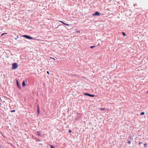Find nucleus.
Listing matches in <instances>:
<instances>
[{
  "label": "nucleus",
  "mask_w": 148,
  "mask_h": 148,
  "mask_svg": "<svg viewBox=\"0 0 148 148\" xmlns=\"http://www.w3.org/2000/svg\"><path fill=\"white\" fill-rule=\"evenodd\" d=\"M18 66V65L17 63H14L12 64V69H16Z\"/></svg>",
  "instance_id": "obj_1"
},
{
  "label": "nucleus",
  "mask_w": 148,
  "mask_h": 148,
  "mask_svg": "<svg viewBox=\"0 0 148 148\" xmlns=\"http://www.w3.org/2000/svg\"><path fill=\"white\" fill-rule=\"evenodd\" d=\"M23 36L24 37H25L26 38L28 39H33V38H32V37H31L29 36H28V35H23Z\"/></svg>",
  "instance_id": "obj_2"
},
{
  "label": "nucleus",
  "mask_w": 148,
  "mask_h": 148,
  "mask_svg": "<svg viewBox=\"0 0 148 148\" xmlns=\"http://www.w3.org/2000/svg\"><path fill=\"white\" fill-rule=\"evenodd\" d=\"M84 95H87V96H89L92 97H95V95H93L90 94L88 93H84Z\"/></svg>",
  "instance_id": "obj_3"
},
{
  "label": "nucleus",
  "mask_w": 148,
  "mask_h": 148,
  "mask_svg": "<svg viewBox=\"0 0 148 148\" xmlns=\"http://www.w3.org/2000/svg\"><path fill=\"white\" fill-rule=\"evenodd\" d=\"M100 15V14L98 12H96L95 13L93 14H92V15L93 16H99Z\"/></svg>",
  "instance_id": "obj_4"
},
{
  "label": "nucleus",
  "mask_w": 148,
  "mask_h": 148,
  "mask_svg": "<svg viewBox=\"0 0 148 148\" xmlns=\"http://www.w3.org/2000/svg\"><path fill=\"white\" fill-rule=\"evenodd\" d=\"M16 84H17V87H18V88L20 89V85L19 84L18 81L17 80L16 81Z\"/></svg>",
  "instance_id": "obj_5"
},
{
  "label": "nucleus",
  "mask_w": 148,
  "mask_h": 148,
  "mask_svg": "<svg viewBox=\"0 0 148 148\" xmlns=\"http://www.w3.org/2000/svg\"><path fill=\"white\" fill-rule=\"evenodd\" d=\"M37 111L38 114H39L40 112L39 110V105H38L37 106Z\"/></svg>",
  "instance_id": "obj_6"
},
{
  "label": "nucleus",
  "mask_w": 148,
  "mask_h": 148,
  "mask_svg": "<svg viewBox=\"0 0 148 148\" xmlns=\"http://www.w3.org/2000/svg\"><path fill=\"white\" fill-rule=\"evenodd\" d=\"M22 85L23 86H25V81H23V82H22Z\"/></svg>",
  "instance_id": "obj_7"
},
{
  "label": "nucleus",
  "mask_w": 148,
  "mask_h": 148,
  "mask_svg": "<svg viewBox=\"0 0 148 148\" xmlns=\"http://www.w3.org/2000/svg\"><path fill=\"white\" fill-rule=\"evenodd\" d=\"M147 145V144L146 143H145L144 144V147L145 148H146Z\"/></svg>",
  "instance_id": "obj_8"
},
{
  "label": "nucleus",
  "mask_w": 148,
  "mask_h": 148,
  "mask_svg": "<svg viewBox=\"0 0 148 148\" xmlns=\"http://www.w3.org/2000/svg\"><path fill=\"white\" fill-rule=\"evenodd\" d=\"M145 114V113L144 112H142L140 113V114L141 115H144Z\"/></svg>",
  "instance_id": "obj_9"
},
{
  "label": "nucleus",
  "mask_w": 148,
  "mask_h": 148,
  "mask_svg": "<svg viewBox=\"0 0 148 148\" xmlns=\"http://www.w3.org/2000/svg\"><path fill=\"white\" fill-rule=\"evenodd\" d=\"M38 134V136H40V132L38 131L37 132Z\"/></svg>",
  "instance_id": "obj_10"
},
{
  "label": "nucleus",
  "mask_w": 148,
  "mask_h": 148,
  "mask_svg": "<svg viewBox=\"0 0 148 148\" xmlns=\"http://www.w3.org/2000/svg\"><path fill=\"white\" fill-rule=\"evenodd\" d=\"M95 47V46H91L90 47V48H93L94 47Z\"/></svg>",
  "instance_id": "obj_11"
},
{
  "label": "nucleus",
  "mask_w": 148,
  "mask_h": 148,
  "mask_svg": "<svg viewBox=\"0 0 148 148\" xmlns=\"http://www.w3.org/2000/svg\"><path fill=\"white\" fill-rule=\"evenodd\" d=\"M122 34L124 36H125V34L124 32H122Z\"/></svg>",
  "instance_id": "obj_12"
},
{
  "label": "nucleus",
  "mask_w": 148,
  "mask_h": 148,
  "mask_svg": "<svg viewBox=\"0 0 148 148\" xmlns=\"http://www.w3.org/2000/svg\"><path fill=\"white\" fill-rule=\"evenodd\" d=\"M15 110H11V112H15Z\"/></svg>",
  "instance_id": "obj_13"
},
{
  "label": "nucleus",
  "mask_w": 148,
  "mask_h": 148,
  "mask_svg": "<svg viewBox=\"0 0 148 148\" xmlns=\"http://www.w3.org/2000/svg\"><path fill=\"white\" fill-rule=\"evenodd\" d=\"M51 148H55V147H53L52 145H51Z\"/></svg>",
  "instance_id": "obj_14"
},
{
  "label": "nucleus",
  "mask_w": 148,
  "mask_h": 148,
  "mask_svg": "<svg viewBox=\"0 0 148 148\" xmlns=\"http://www.w3.org/2000/svg\"><path fill=\"white\" fill-rule=\"evenodd\" d=\"M69 133H70L71 132V130H69Z\"/></svg>",
  "instance_id": "obj_15"
},
{
  "label": "nucleus",
  "mask_w": 148,
  "mask_h": 148,
  "mask_svg": "<svg viewBox=\"0 0 148 148\" xmlns=\"http://www.w3.org/2000/svg\"><path fill=\"white\" fill-rule=\"evenodd\" d=\"M73 76H77V75H72Z\"/></svg>",
  "instance_id": "obj_16"
},
{
  "label": "nucleus",
  "mask_w": 148,
  "mask_h": 148,
  "mask_svg": "<svg viewBox=\"0 0 148 148\" xmlns=\"http://www.w3.org/2000/svg\"><path fill=\"white\" fill-rule=\"evenodd\" d=\"M131 143V141H128V143L129 144H130Z\"/></svg>",
  "instance_id": "obj_17"
},
{
  "label": "nucleus",
  "mask_w": 148,
  "mask_h": 148,
  "mask_svg": "<svg viewBox=\"0 0 148 148\" xmlns=\"http://www.w3.org/2000/svg\"><path fill=\"white\" fill-rule=\"evenodd\" d=\"M60 22L61 23H62L63 24H64V23H64L63 22L61 21H60Z\"/></svg>",
  "instance_id": "obj_18"
},
{
  "label": "nucleus",
  "mask_w": 148,
  "mask_h": 148,
  "mask_svg": "<svg viewBox=\"0 0 148 148\" xmlns=\"http://www.w3.org/2000/svg\"><path fill=\"white\" fill-rule=\"evenodd\" d=\"M18 38V36H17L16 38H15V40H17V39Z\"/></svg>",
  "instance_id": "obj_19"
},
{
  "label": "nucleus",
  "mask_w": 148,
  "mask_h": 148,
  "mask_svg": "<svg viewBox=\"0 0 148 148\" xmlns=\"http://www.w3.org/2000/svg\"><path fill=\"white\" fill-rule=\"evenodd\" d=\"M100 109L101 110H103L104 109V108H101Z\"/></svg>",
  "instance_id": "obj_20"
},
{
  "label": "nucleus",
  "mask_w": 148,
  "mask_h": 148,
  "mask_svg": "<svg viewBox=\"0 0 148 148\" xmlns=\"http://www.w3.org/2000/svg\"><path fill=\"white\" fill-rule=\"evenodd\" d=\"M64 24L65 25H69L68 24H66V23H64Z\"/></svg>",
  "instance_id": "obj_21"
},
{
  "label": "nucleus",
  "mask_w": 148,
  "mask_h": 148,
  "mask_svg": "<svg viewBox=\"0 0 148 148\" xmlns=\"http://www.w3.org/2000/svg\"><path fill=\"white\" fill-rule=\"evenodd\" d=\"M47 73L48 74H49V72L48 71H47Z\"/></svg>",
  "instance_id": "obj_22"
},
{
  "label": "nucleus",
  "mask_w": 148,
  "mask_h": 148,
  "mask_svg": "<svg viewBox=\"0 0 148 148\" xmlns=\"http://www.w3.org/2000/svg\"><path fill=\"white\" fill-rule=\"evenodd\" d=\"M6 34V33H3V34H2L1 36H2V35H3L4 34Z\"/></svg>",
  "instance_id": "obj_23"
},
{
  "label": "nucleus",
  "mask_w": 148,
  "mask_h": 148,
  "mask_svg": "<svg viewBox=\"0 0 148 148\" xmlns=\"http://www.w3.org/2000/svg\"><path fill=\"white\" fill-rule=\"evenodd\" d=\"M141 143H142V142H140L139 143V145H140V144H141Z\"/></svg>",
  "instance_id": "obj_24"
},
{
  "label": "nucleus",
  "mask_w": 148,
  "mask_h": 148,
  "mask_svg": "<svg viewBox=\"0 0 148 148\" xmlns=\"http://www.w3.org/2000/svg\"><path fill=\"white\" fill-rule=\"evenodd\" d=\"M80 32V31H78V32H78V33H79V32Z\"/></svg>",
  "instance_id": "obj_25"
},
{
  "label": "nucleus",
  "mask_w": 148,
  "mask_h": 148,
  "mask_svg": "<svg viewBox=\"0 0 148 148\" xmlns=\"http://www.w3.org/2000/svg\"><path fill=\"white\" fill-rule=\"evenodd\" d=\"M147 93H148V91H147Z\"/></svg>",
  "instance_id": "obj_26"
}]
</instances>
